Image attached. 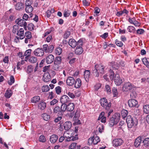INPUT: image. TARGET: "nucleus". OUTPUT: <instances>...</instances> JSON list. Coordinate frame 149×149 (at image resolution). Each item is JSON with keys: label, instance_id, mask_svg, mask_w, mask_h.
Instances as JSON below:
<instances>
[{"label": "nucleus", "instance_id": "4c0bfd02", "mask_svg": "<svg viewBox=\"0 0 149 149\" xmlns=\"http://www.w3.org/2000/svg\"><path fill=\"white\" fill-rule=\"evenodd\" d=\"M142 142L145 147L149 146V138H146L143 140Z\"/></svg>", "mask_w": 149, "mask_h": 149}, {"label": "nucleus", "instance_id": "37998d69", "mask_svg": "<svg viewBox=\"0 0 149 149\" xmlns=\"http://www.w3.org/2000/svg\"><path fill=\"white\" fill-rule=\"evenodd\" d=\"M143 63L148 68L149 67V63L148 62L147 58H144L142 59Z\"/></svg>", "mask_w": 149, "mask_h": 149}, {"label": "nucleus", "instance_id": "cd10ccee", "mask_svg": "<svg viewBox=\"0 0 149 149\" xmlns=\"http://www.w3.org/2000/svg\"><path fill=\"white\" fill-rule=\"evenodd\" d=\"M74 87L76 88H79L81 86V83L80 79L79 78H77L74 82Z\"/></svg>", "mask_w": 149, "mask_h": 149}, {"label": "nucleus", "instance_id": "7ed1b4c3", "mask_svg": "<svg viewBox=\"0 0 149 149\" xmlns=\"http://www.w3.org/2000/svg\"><path fill=\"white\" fill-rule=\"evenodd\" d=\"M126 121L127 123V127L129 128H131L134 125L136 122V125L137 124V122L135 119L133 118L130 115L127 116Z\"/></svg>", "mask_w": 149, "mask_h": 149}, {"label": "nucleus", "instance_id": "393cba45", "mask_svg": "<svg viewBox=\"0 0 149 149\" xmlns=\"http://www.w3.org/2000/svg\"><path fill=\"white\" fill-rule=\"evenodd\" d=\"M80 146H77V143H73L70 144L69 146V149H80Z\"/></svg>", "mask_w": 149, "mask_h": 149}, {"label": "nucleus", "instance_id": "ea45409f", "mask_svg": "<svg viewBox=\"0 0 149 149\" xmlns=\"http://www.w3.org/2000/svg\"><path fill=\"white\" fill-rule=\"evenodd\" d=\"M127 30L130 33H134L135 31V28L132 26H128Z\"/></svg>", "mask_w": 149, "mask_h": 149}, {"label": "nucleus", "instance_id": "5701e85b", "mask_svg": "<svg viewBox=\"0 0 149 149\" xmlns=\"http://www.w3.org/2000/svg\"><path fill=\"white\" fill-rule=\"evenodd\" d=\"M104 112H102L100 114L98 118V120H101L102 122L105 123L106 120V117L104 116Z\"/></svg>", "mask_w": 149, "mask_h": 149}, {"label": "nucleus", "instance_id": "423d86ee", "mask_svg": "<svg viewBox=\"0 0 149 149\" xmlns=\"http://www.w3.org/2000/svg\"><path fill=\"white\" fill-rule=\"evenodd\" d=\"M134 88V86L130 82L125 83L123 87V91L129 92H131L132 89Z\"/></svg>", "mask_w": 149, "mask_h": 149}, {"label": "nucleus", "instance_id": "20e7f679", "mask_svg": "<svg viewBox=\"0 0 149 149\" xmlns=\"http://www.w3.org/2000/svg\"><path fill=\"white\" fill-rule=\"evenodd\" d=\"M65 111V105L62 104L61 107L58 106L55 107L53 109L54 113L62 115Z\"/></svg>", "mask_w": 149, "mask_h": 149}, {"label": "nucleus", "instance_id": "c03bdc74", "mask_svg": "<svg viewBox=\"0 0 149 149\" xmlns=\"http://www.w3.org/2000/svg\"><path fill=\"white\" fill-rule=\"evenodd\" d=\"M49 87L48 85L43 86L42 88V90L43 92H46L49 91Z\"/></svg>", "mask_w": 149, "mask_h": 149}, {"label": "nucleus", "instance_id": "864d4df0", "mask_svg": "<svg viewBox=\"0 0 149 149\" xmlns=\"http://www.w3.org/2000/svg\"><path fill=\"white\" fill-rule=\"evenodd\" d=\"M33 66L31 65L28 66L27 68V72L29 73H31L33 71Z\"/></svg>", "mask_w": 149, "mask_h": 149}, {"label": "nucleus", "instance_id": "79ce46f5", "mask_svg": "<svg viewBox=\"0 0 149 149\" xmlns=\"http://www.w3.org/2000/svg\"><path fill=\"white\" fill-rule=\"evenodd\" d=\"M128 113V111L125 110H123L121 112V114L123 118H124L127 116Z\"/></svg>", "mask_w": 149, "mask_h": 149}, {"label": "nucleus", "instance_id": "338daca9", "mask_svg": "<svg viewBox=\"0 0 149 149\" xmlns=\"http://www.w3.org/2000/svg\"><path fill=\"white\" fill-rule=\"evenodd\" d=\"M101 84H100L98 83L96 84L94 86V89L96 91H97L101 88Z\"/></svg>", "mask_w": 149, "mask_h": 149}, {"label": "nucleus", "instance_id": "6e6552de", "mask_svg": "<svg viewBox=\"0 0 149 149\" xmlns=\"http://www.w3.org/2000/svg\"><path fill=\"white\" fill-rule=\"evenodd\" d=\"M15 22L19 26H23L25 30L26 29L27 24L25 21L22 19H18L16 20Z\"/></svg>", "mask_w": 149, "mask_h": 149}, {"label": "nucleus", "instance_id": "2eb2a0df", "mask_svg": "<svg viewBox=\"0 0 149 149\" xmlns=\"http://www.w3.org/2000/svg\"><path fill=\"white\" fill-rule=\"evenodd\" d=\"M75 81L74 78L71 77H68L66 80V83L67 84L70 86H72L73 85Z\"/></svg>", "mask_w": 149, "mask_h": 149}, {"label": "nucleus", "instance_id": "774afa93", "mask_svg": "<svg viewBox=\"0 0 149 149\" xmlns=\"http://www.w3.org/2000/svg\"><path fill=\"white\" fill-rule=\"evenodd\" d=\"M106 91L108 93H111V90L109 86L108 85H106L105 86Z\"/></svg>", "mask_w": 149, "mask_h": 149}, {"label": "nucleus", "instance_id": "a18cd8bd", "mask_svg": "<svg viewBox=\"0 0 149 149\" xmlns=\"http://www.w3.org/2000/svg\"><path fill=\"white\" fill-rule=\"evenodd\" d=\"M31 49H29L26 50L25 52L24 55V56H26V57L29 56H30L31 54Z\"/></svg>", "mask_w": 149, "mask_h": 149}, {"label": "nucleus", "instance_id": "0eeeda50", "mask_svg": "<svg viewBox=\"0 0 149 149\" xmlns=\"http://www.w3.org/2000/svg\"><path fill=\"white\" fill-rule=\"evenodd\" d=\"M25 38L24 42L26 44L31 43L33 40V37L30 31H26L25 33Z\"/></svg>", "mask_w": 149, "mask_h": 149}, {"label": "nucleus", "instance_id": "f03ea898", "mask_svg": "<svg viewBox=\"0 0 149 149\" xmlns=\"http://www.w3.org/2000/svg\"><path fill=\"white\" fill-rule=\"evenodd\" d=\"M120 118V114L116 113L113 115L110 119L109 124L111 126L116 125L119 121Z\"/></svg>", "mask_w": 149, "mask_h": 149}, {"label": "nucleus", "instance_id": "9d476101", "mask_svg": "<svg viewBox=\"0 0 149 149\" xmlns=\"http://www.w3.org/2000/svg\"><path fill=\"white\" fill-rule=\"evenodd\" d=\"M114 81L117 86H119L123 82V80L120 78L119 75L118 74H116L114 76Z\"/></svg>", "mask_w": 149, "mask_h": 149}, {"label": "nucleus", "instance_id": "39448f33", "mask_svg": "<svg viewBox=\"0 0 149 149\" xmlns=\"http://www.w3.org/2000/svg\"><path fill=\"white\" fill-rule=\"evenodd\" d=\"M100 102L101 105L106 110H109L111 106V103L108 102L107 100L105 97L103 98L100 100Z\"/></svg>", "mask_w": 149, "mask_h": 149}, {"label": "nucleus", "instance_id": "13d9d810", "mask_svg": "<svg viewBox=\"0 0 149 149\" xmlns=\"http://www.w3.org/2000/svg\"><path fill=\"white\" fill-rule=\"evenodd\" d=\"M10 82H8V84L10 85H11L13 84L15 82V79L14 77L13 76H11L10 77Z\"/></svg>", "mask_w": 149, "mask_h": 149}, {"label": "nucleus", "instance_id": "69168bd1", "mask_svg": "<svg viewBox=\"0 0 149 149\" xmlns=\"http://www.w3.org/2000/svg\"><path fill=\"white\" fill-rule=\"evenodd\" d=\"M80 116V113L79 111H77L74 117V120H76Z\"/></svg>", "mask_w": 149, "mask_h": 149}, {"label": "nucleus", "instance_id": "0e129e2a", "mask_svg": "<svg viewBox=\"0 0 149 149\" xmlns=\"http://www.w3.org/2000/svg\"><path fill=\"white\" fill-rule=\"evenodd\" d=\"M32 2L31 1L29 0H26L25 1V4L26 7H27L29 6H31V5L32 4Z\"/></svg>", "mask_w": 149, "mask_h": 149}, {"label": "nucleus", "instance_id": "a19ab883", "mask_svg": "<svg viewBox=\"0 0 149 149\" xmlns=\"http://www.w3.org/2000/svg\"><path fill=\"white\" fill-rule=\"evenodd\" d=\"M33 10V8L31 6L26 7L25 11L27 13H31Z\"/></svg>", "mask_w": 149, "mask_h": 149}, {"label": "nucleus", "instance_id": "3c124183", "mask_svg": "<svg viewBox=\"0 0 149 149\" xmlns=\"http://www.w3.org/2000/svg\"><path fill=\"white\" fill-rule=\"evenodd\" d=\"M112 92L113 95L114 97H117L118 95V93L117 89L115 87H113L112 89Z\"/></svg>", "mask_w": 149, "mask_h": 149}, {"label": "nucleus", "instance_id": "72a5a7b5", "mask_svg": "<svg viewBox=\"0 0 149 149\" xmlns=\"http://www.w3.org/2000/svg\"><path fill=\"white\" fill-rule=\"evenodd\" d=\"M12 93L10 90H7L5 94V96L7 98H9L12 95Z\"/></svg>", "mask_w": 149, "mask_h": 149}, {"label": "nucleus", "instance_id": "bb28decb", "mask_svg": "<svg viewBox=\"0 0 149 149\" xmlns=\"http://www.w3.org/2000/svg\"><path fill=\"white\" fill-rule=\"evenodd\" d=\"M58 139L57 135L55 134L52 135L50 137V140L52 143H55Z\"/></svg>", "mask_w": 149, "mask_h": 149}, {"label": "nucleus", "instance_id": "de8ad7c7", "mask_svg": "<svg viewBox=\"0 0 149 149\" xmlns=\"http://www.w3.org/2000/svg\"><path fill=\"white\" fill-rule=\"evenodd\" d=\"M39 141L40 142L44 143L46 141V139L45 136L43 135H41L39 138Z\"/></svg>", "mask_w": 149, "mask_h": 149}, {"label": "nucleus", "instance_id": "1a4fd4ad", "mask_svg": "<svg viewBox=\"0 0 149 149\" xmlns=\"http://www.w3.org/2000/svg\"><path fill=\"white\" fill-rule=\"evenodd\" d=\"M33 53L36 56L39 57L42 56L44 55V52L42 48H38L35 50Z\"/></svg>", "mask_w": 149, "mask_h": 149}, {"label": "nucleus", "instance_id": "a878e982", "mask_svg": "<svg viewBox=\"0 0 149 149\" xmlns=\"http://www.w3.org/2000/svg\"><path fill=\"white\" fill-rule=\"evenodd\" d=\"M69 45L72 48H74L77 46V42L74 39H71L68 42Z\"/></svg>", "mask_w": 149, "mask_h": 149}, {"label": "nucleus", "instance_id": "f257e3e1", "mask_svg": "<svg viewBox=\"0 0 149 149\" xmlns=\"http://www.w3.org/2000/svg\"><path fill=\"white\" fill-rule=\"evenodd\" d=\"M104 66L101 65H96L94 69H93V73L96 77H98L99 73L103 74L104 73Z\"/></svg>", "mask_w": 149, "mask_h": 149}, {"label": "nucleus", "instance_id": "680f3d73", "mask_svg": "<svg viewBox=\"0 0 149 149\" xmlns=\"http://www.w3.org/2000/svg\"><path fill=\"white\" fill-rule=\"evenodd\" d=\"M66 94L68 95L72 98L73 99L75 97L74 94L70 92L69 91H66Z\"/></svg>", "mask_w": 149, "mask_h": 149}, {"label": "nucleus", "instance_id": "7c9ffc66", "mask_svg": "<svg viewBox=\"0 0 149 149\" xmlns=\"http://www.w3.org/2000/svg\"><path fill=\"white\" fill-rule=\"evenodd\" d=\"M90 72L89 70H85L84 72V77L85 80L87 81L90 76Z\"/></svg>", "mask_w": 149, "mask_h": 149}, {"label": "nucleus", "instance_id": "6e6d98bb", "mask_svg": "<svg viewBox=\"0 0 149 149\" xmlns=\"http://www.w3.org/2000/svg\"><path fill=\"white\" fill-rule=\"evenodd\" d=\"M90 0H83L82 2L83 5L85 6H88L90 4Z\"/></svg>", "mask_w": 149, "mask_h": 149}, {"label": "nucleus", "instance_id": "bf43d9fd", "mask_svg": "<svg viewBox=\"0 0 149 149\" xmlns=\"http://www.w3.org/2000/svg\"><path fill=\"white\" fill-rule=\"evenodd\" d=\"M70 31H67L65 32L63 35V38L65 39H67L70 35Z\"/></svg>", "mask_w": 149, "mask_h": 149}, {"label": "nucleus", "instance_id": "c9c22d12", "mask_svg": "<svg viewBox=\"0 0 149 149\" xmlns=\"http://www.w3.org/2000/svg\"><path fill=\"white\" fill-rule=\"evenodd\" d=\"M72 133V131H67L64 132L63 134V136L65 138L68 137H70V135H71Z\"/></svg>", "mask_w": 149, "mask_h": 149}, {"label": "nucleus", "instance_id": "dca6fc26", "mask_svg": "<svg viewBox=\"0 0 149 149\" xmlns=\"http://www.w3.org/2000/svg\"><path fill=\"white\" fill-rule=\"evenodd\" d=\"M42 79L43 81L45 82L50 81L51 79V77L49 74L48 72L45 73Z\"/></svg>", "mask_w": 149, "mask_h": 149}, {"label": "nucleus", "instance_id": "2f4dec72", "mask_svg": "<svg viewBox=\"0 0 149 149\" xmlns=\"http://www.w3.org/2000/svg\"><path fill=\"white\" fill-rule=\"evenodd\" d=\"M41 117L43 119L46 121H48L50 119V116L47 113H45L41 115Z\"/></svg>", "mask_w": 149, "mask_h": 149}, {"label": "nucleus", "instance_id": "c756f323", "mask_svg": "<svg viewBox=\"0 0 149 149\" xmlns=\"http://www.w3.org/2000/svg\"><path fill=\"white\" fill-rule=\"evenodd\" d=\"M40 100V98L39 96H35L31 98V101L32 103H36L38 102Z\"/></svg>", "mask_w": 149, "mask_h": 149}, {"label": "nucleus", "instance_id": "473e14b6", "mask_svg": "<svg viewBox=\"0 0 149 149\" xmlns=\"http://www.w3.org/2000/svg\"><path fill=\"white\" fill-rule=\"evenodd\" d=\"M15 8L17 10H19L24 8V4L21 3H18L16 5Z\"/></svg>", "mask_w": 149, "mask_h": 149}, {"label": "nucleus", "instance_id": "e2e57ef3", "mask_svg": "<svg viewBox=\"0 0 149 149\" xmlns=\"http://www.w3.org/2000/svg\"><path fill=\"white\" fill-rule=\"evenodd\" d=\"M136 20L135 17L129 18L128 19V22L131 24H133Z\"/></svg>", "mask_w": 149, "mask_h": 149}, {"label": "nucleus", "instance_id": "58836bf2", "mask_svg": "<svg viewBox=\"0 0 149 149\" xmlns=\"http://www.w3.org/2000/svg\"><path fill=\"white\" fill-rule=\"evenodd\" d=\"M96 128L97 130L100 132L102 133L104 130V127L103 125L100 124L97 126Z\"/></svg>", "mask_w": 149, "mask_h": 149}, {"label": "nucleus", "instance_id": "b1692460", "mask_svg": "<svg viewBox=\"0 0 149 149\" xmlns=\"http://www.w3.org/2000/svg\"><path fill=\"white\" fill-rule=\"evenodd\" d=\"M61 64L54 62V64L53 66V69L55 70H61L62 68L61 65Z\"/></svg>", "mask_w": 149, "mask_h": 149}, {"label": "nucleus", "instance_id": "a211bd4d", "mask_svg": "<svg viewBox=\"0 0 149 149\" xmlns=\"http://www.w3.org/2000/svg\"><path fill=\"white\" fill-rule=\"evenodd\" d=\"M54 56L53 55L51 54H49L46 57V62L47 64H51L54 61Z\"/></svg>", "mask_w": 149, "mask_h": 149}, {"label": "nucleus", "instance_id": "49530a36", "mask_svg": "<svg viewBox=\"0 0 149 149\" xmlns=\"http://www.w3.org/2000/svg\"><path fill=\"white\" fill-rule=\"evenodd\" d=\"M110 72V75L109 77L110 79L111 80H113L114 78V72L112 71V70L110 69L109 70Z\"/></svg>", "mask_w": 149, "mask_h": 149}, {"label": "nucleus", "instance_id": "8fccbe9b", "mask_svg": "<svg viewBox=\"0 0 149 149\" xmlns=\"http://www.w3.org/2000/svg\"><path fill=\"white\" fill-rule=\"evenodd\" d=\"M62 51V49L60 47H58L56 48L55 51V53L57 55H60Z\"/></svg>", "mask_w": 149, "mask_h": 149}, {"label": "nucleus", "instance_id": "f3484780", "mask_svg": "<svg viewBox=\"0 0 149 149\" xmlns=\"http://www.w3.org/2000/svg\"><path fill=\"white\" fill-rule=\"evenodd\" d=\"M143 137L142 136H139L135 140L134 145L136 147H137L140 146L141 143L143 141Z\"/></svg>", "mask_w": 149, "mask_h": 149}, {"label": "nucleus", "instance_id": "5fc2aeb1", "mask_svg": "<svg viewBox=\"0 0 149 149\" xmlns=\"http://www.w3.org/2000/svg\"><path fill=\"white\" fill-rule=\"evenodd\" d=\"M55 90L56 93L57 94H60L61 92V88L59 86L56 87Z\"/></svg>", "mask_w": 149, "mask_h": 149}, {"label": "nucleus", "instance_id": "f8f14e48", "mask_svg": "<svg viewBox=\"0 0 149 149\" xmlns=\"http://www.w3.org/2000/svg\"><path fill=\"white\" fill-rule=\"evenodd\" d=\"M88 141L89 142L93 143L94 145H96L100 142V139L98 136H96L95 137L90 138L88 139Z\"/></svg>", "mask_w": 149, "mask_h": 149}, {"label": "nucleus", "instance_id": "4be33fe9", "mask_svg": "<svg viewBox=\"0 0 149 149\" xmlns=\"http://www.w3.org/2000/svg\"><path fill=\"white\" fill-rule=\"evenodd\" d=\"M72 126V124L70 121L65 122L64 124V128L66 130H68L71 128Z\"/></svg>", "mask_w": 149, "mask_h": 149}, {"label": "nucleus", "instance_id": "e433bc0d", "mask_svg": "<svg viewBox=\"0 0 149 149\" xmlns=\"http://www.w3.org/2000/svg\"><path fill=\"white\" fill-rule=\"evenodd\" d=\"M143 112L146 113L148 114L149 113V105L147 104L143 106Z\"/></svg>", "mask_w": 149, "mask_h": 149}, {"label": "nucleus", "instance_id": "9b49d317", "mask_svg": "<svg viewBox=\"0 0 149 149\" xmlns=\"http://www.w3.org/2000/svg\"><path fill=\"white\" fill-rule=\"evenodd\" d=\"M60 101L62 104L65 105L67 103L70 102V100L69 97L66 95H64L60 97Z\"/></svg>", "mask_w": 149, "mask_h": 149}, {"label": "nucleus", "instance_id": "aec40b11", "mask_svg": "<svg viewBox=\"0 0 149 149\" xmlns=\"http://www.w3.org/2000/svg\"><path fill=\"white\" fill-rule=\"evenodd\" d=\"M74 105L73 103H70L67 105H65V110H67L68 111H72L74 109Z\"/></svg>", "mask_w": 149, "mask_h": 149}, {"label": "nucleus", "instance_id": "c85d7f7f", "mask_svg": "<svg viewBox=\"0 0 149 149\" xmlns=\"http://www.w3.org/2000/svg\"><path fill=\"white\" fill-rule=\"evenodd\" d=\"M83 50L81 47H77L75 50V53L76 54L80 55L83 52Z\"/></svg>", "mask_w": 149, "mask_h": 149}, {"label": "nucleus", "instance_id": "4468645a", "mask_svg": "<svg viewBox=\"0 0 149 149\" xmlns=\"http://www.w3.org/2000/svg\"><path fill=\"white\" fill-rule=\"evenodd\" d=\"M128 104L130 107H136L138 104V102L134 99L130 100L128 101Z\"/></svg>", "mask_w": 149, "mask_h": 149}, {"label": "nucleus", "instance_id": "052dcab7", "mask_svg": "<svg viewBox=\"0 0 149 149\" xmlns=\"http://www.w3.org/2000/svg\"><path fill=\"white\" fill-rule=\"evenodd\" d=\"M83 44L82 40L81 39H80L77 42V47H81Z\"/></svg>", "mask_w": 149, "mask_h": 149}, {"label": "nucleus", "instance_id": "ddd939ff", "mask_svg": "<svg viewBox=\"0 0 149 149\" xmlns=\"http://www.w3.org/2000/svg\"><path fill=\"white\" fill-rule=\"evenodd\" d=\"M123 143V140L120 139H116L113 141V144L114 146L117 147L121 146Z\"/></svg>", "mask_w": 149, "mask_h": 149}, {"label": "nucleus", "instance_id": "f704fd0d", "mask_svg": "<svg viewBox=\"0 0 149 149\" xmlns=\"http://www.w3.org/2000/svg\"><path fill=\"white\" fill-rule=\"evenodd\" d=\"M37 60L36 57L33 56L30 57L29 58V61L30 63H34L36 62Z\"/></svg>", "mask_w": 149, "mask_h": 149}, {"label": "nucleus", "instance_id": "4d7b16f0", "mask_svg": "<svg viewBox=\"0 0 149 149\" xmlns=\"http://www.w3.org/2000/svg\"><path fill=\"white\" fill-rule=\"evenodd\" d=\"M48 46L47 45H44L43 46V50L45 52H49Z\"/></svg>", "mask_w": 149, "mask_h": 149}, {"label": "nucleus", "instance_id": "09e8293b", "mask_svg": "<svg viewBox=\"0 0 149 149\" xmlns=\"http://www.w3.org/2000/svg\"><path fill=\"white\" fill-rule=\"evenodd\" d=\"M54 62L59 64H61V57L60 56H57L56 57L55 59Z\"/></svg>", "mask_w": 149, "mask_h": 149}, {"label": "nucleus", "instance_id": "6ab92c4d", "mask_svg": "<svg viewBox=\"0 0 149 149\" xmlns=\"http://www.w3.org/2000/svg\"><path fill=\"white\" fill-rule=\"evenodd\" d=\"M24 31L23 29L20 28L19 30L17 31V35L19 36V38L20 39H23L25 37V35H24Z\"/></svg>", "mask_w": 149, "mask_h": 149}, {"label": "nucleus", "instance_id": "412c9836", "mask_svg": "<svg viewBox=\"0 0 149 149\" xmlns=\"http://www.w3.org/2000/svg\"><path fill=\"white\" fill-rule=\"evenodd\" d=\"M46 104L44 102L42 101L39 103L38 104V108L41 111L44 110L46 108Z\"/></svg>", "mask_w": 149, "mask_h": 149}, {"label": "nucleus", "instance_id": "603ef678", "mask_svg": "<svg viewBox=\"0 0 149 149\" xmlns=\"http://www.w3.org/2000/svg\"><path fill=\"white\" fill-rule=\"evenodd\" d=\"M115 43L117 46L120 47H122L123 45V42L121 41H119L117 39L115 40Z\"/></svg>", "mask_w": 149, "mask_h": 149}]
</instances>
